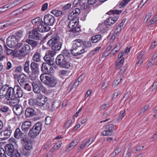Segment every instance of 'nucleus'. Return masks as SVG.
Here are the masks:
<instances>
[{
  "mask_svg": "<svg viewBox=\"0 0 157 157\" xmlns=\"http://www.w3.org/2000/svg\"><path fill=\"white\" fill-rule=\"evenodd\" d=\"M47 44L52 50L56 51L60 50L62 46V43L60 41V38L58 36L52 38L48 41Z\"/></svg>",
  "mask_w": 157,
  "mask_h": 157,
  "instance_id": "39448f33",
  "label": "nucleus"
},
{
  "mask_svg": "<svg viewBox=\"0 0 157 157\" xmlns=\"http://www.w3.org/2000/svg\"><path fill=\"white\" fill-rule=\"evenodd\" d=\"M22 2V0H17L10 3L11 6L13 7Z\"/></svg>",
  "mask_w": 157,
  "mask_h": 157,
  "instance_id": "6e6d98bb",
  "label": "nucleus"
},
{
  "mask_svg": "<svg viewBox=\"0 0 157 157\" xmlns=\"http://www.w3.org/2000/svg\"><path fill=\"white\" fill-rule=\"evenodd\" d=\"M125 113V110L124 109L123 111H121V112L120 114L119 115V117L117 119V120L120 121H121L122 119L123 118V117H124L125 115L124 113Z\"/></svg>",
  "mask_w": 157,
  "mask_h": 157,
  "instance_id": "49530a36",
  "label": "nucleus"
},
{
  "mask_svg": "<svg viewBox=\"0 0 157 157\" xmlns=\"http://www.w3.org/2000/svg\"><path fill=\"white\" fill-rule=\"evenodd\" d=\"M25 134L21 131L19 128H17L14 133V137L17 139H19L24 136Z\"/></svg>",
  "mask_w": 157,
  "mask_h": 157,
  "instance_id": "393cba45",
  "label": "nucleus"
},
{
  "mask_svg": "<svg viewBox=\"0 0 157 157\" xmlns=\"http://www.w3.org/2000/svg\"><path fill=\"white\" fill-rule=\"evenodd\" d=\"M91 41H83L81 39L74 40L72 43V46L70 49L71 54L74 56H80L87 51L86 48L92 46Z\"/></svg>",
  "mask_w": 157,
  "mask_h": 157,
  "instance_id": "f257e3e1",
  "label": "nucleus"
},
{
  "mask_svg": "<svg viewBox=\"0 0 157 157\" xmlns=\"http://www.w3.org/2000/svg\"><path fill=\"white\" fill-rule=\"evenodd\" d=\"M14 150V147L12 144H8L5 147V151L9 156L12 155Z\"/></svg>",
  "mask_w": 157,
  "mask_h": 157,
  "instance_id": "6ab92c4d",
  "label": "nucleus"
},
{
  "mask_svg": "<svg viewBox=\"0 0 157 157\" xmlns=\"http://www.w3.org/2000/svg\"><path fill=\"white\" fill-rule=\"evenodd\" d=\"M33 86V90L35 93L39 94L40 92V88L36 83L35 82H33L32 83Z\"/></svg>",
  "mask_w": 157,
  "mask_h": 157,
  "instance_id": "c756f323",
  "label": "nucleus"
},
{
  "mask_svg": "<svg viewBox=\"0 0 157 157\" xmlns=\"http://www.w3.org/2000/svg\"><path fill=\"white\" fill-rule=\"evenodd\" d=\"M71 4L70 3H68L63 6L62 8L63 10H66L69 9L71 7Z\"/></svg>",
  "mask_w": 157,
  "mask_h": 157,
  "instance_id": "0e129e2a",
  "label": "nucleus"
},
{
  "mask_svg": "<svg viewBox=\"0 0 157 157\" xmlns=\"http://www.w3.org/2000/svg\"><path fill=\"white\" fill-rule=\"evenodd\" d=\"M4 47L5 51L7 55H10L13 53V50L8 48L6 45H4Z\"/></svg>",
  "mask_w": 157,
  "mask_h": 157,
  "instance_id": "09e8293b",
  "label": "nucleus"
},
{
  "mask_svg": "<svg viewBox=\"0 0 157 157\" xmlns=\"http://www.w3.org/2000/svg\"><path fill=\"white\" fill-rule=\"evenodd\" d=\"M70 71L66 70H61L60 71V74L62 75H68Z\"/></svg>",
  "mask_w": 157,
  "mask_h": 157,
  "instance_id": "8fccbe9b",
  "label": "nucleus"
},
{
  "mask_svg": "<svg viewBox=\"0 0 157 157\" xmlns=\"http://www.w3.org/2000/svg\"><path fill=\"white\" fill-rule=\"evenodd\" d=\"M30 49V47L28 44H24L19 51L21 54H26L28 53Z\"/></svg>",
  "mask_w": 157,
  "mask_h": 157,
  "instance_id": "bb28decb",
  "label": "nucleus"
},
{
  "mask_svg": "<svg viewBox=\"0 0 157 157\" xmlns=\"http://www.w3.org/2000/svg\"><path fill=\"white\" fill-rule=\"evenodd\" d=\"M122 80V78H121L120 80L119 78H117L113 82V86H115L118 84L120 82V81Z\"/></svg>",
  "mask_w": 157,
  "mask_h": 157,
  "instance_id": "69168bd1",
  "label": "nucleus"
},
{
  "mask_svg": "<svg viewBox=\"0 0 157 157\" xmlns=\"http://www.w3.org/2000/svg\"><path fill=\"white\" fill-rule=\"evenodd\" d=\"M85 147H87L86 146V144H85L83 142H82L80 146L78 148V152L81 151Z\"/></svg>",
  "mask_w": 157,
  "mask_h": 157,
  "instance_id": "13d9d810",
  "label": "nucleus"
},
{
  "mask_svg": "<svg viewBox=\"0 0 157 157\" xmlns=\"http://www.w3.org/2000/svg\"><path fill=\"white\" fill-rule=\"evenodd\" d=\"M121 12V10H110L107 13L109 15L114 14H119Z\"/></svg>",
  "mask_w": 157,
  "mask_h": 157,
  "instance_id": "58836bf2",
  "label": "nucleus"
},
{
  "mask_svg": "<svg viewBox=\"0 0 157 157\" xmlns=\"http://www.w3.org/2000/svg\"><path fill=\"white\" fill-rule=\"evenodd\" d=\"M118 18V16H117L115 17H110L106 20L104 22L108 26H111L116 22Z\"/></svg>",
  "mask_w": 157,
  "mask_h": 157,
  "instance_id": "4be33fe9",
  "label": "nucleus"
},
{
  "mask_svg": "<svg viewBox=\"0 0 157 157\" xmlns=\"http://www.w3.org/2000/svg\"><path fill=\"white\" fill-rule=\"evenodd\" d=\"M32 125V124L31 122L29 121H25L22 124L21 126V130L23 132L26 133Z\"/></svg>",
  "mask_w": 157,
  "mask_h": 157,
  "instance_id": "a211bd4d",
  "label": "nucleus"
},
{
  "mask_svg": "<svg viewBox=\"0 0 157 157\" xmlns=\"http://www.w3.org/2000/svg\"><path fill=\"white\" fill-rule=\"evenodd\" d=\"M60 105V102L59 101L56 100L52 103V109H55L58 108Z\"/></svg>",
  "mask_w": 157,
  "mask_h": 157,
  "instance_id": "e433bc0d",
  "label": "nucleus"
},
{
  "mask_svg": "<svg viewBox=\"0 0 157 157\" xmlns=\"http://www.w3.org/2000/svg\"><path fill=\"white\" fill-rule=\"evenodd\" d=\"M37 99H30L29 100V104L31 106H37Z\"/></svg>",
  "mask_w": 157,
  "mask_h": 157,
  "instance_id": "ea45409f",
  "label": "nucleus"
},
{
  "mask_svg": "<svg viewBox=\"0 0 157 157\" xmlns=\"http://www.w3.org/2000/svg\"><path fill=\"white\" fill-rule=\"evenodd\" d=\"M21 143L24 144V147L20 148V151L22 153H26L28 155H30V150L32 148L31 144L30 143L29 138L26 135H24V136L21 137Z\"/></svg>",
  "mask_w": 157,
  "mask_h": 157,
  "instance_id": "20e7f679",
  "label": "nucleus"
},
{
  "mask_svg": "<svg viewBox=\"0 0 157 157\" xmlns=\"http://www.w3.org/2000/svg\"><path fill=\"white\" fill-rule=\"evenodd\" d=\"M123 157H132L131 154L128 151H125L123 155Z\"/></svg>",
  "mask_w": 157,
  "mask_h": 157,
  "instance_id": "774afa93",
  "label": "nucleus"
},
{
  "mask_svg": "<svg viewBox=\"0 0 157 157\" xmlns=\"http://www.w3.org/2000/svg\"><path fill=\"white\" fill-rule=\"evenodd\" d=\"M40 78L41 81L48 87H53L57 83V80L53 75L48 74H42Z\"/></svg>",
  "mask_w": 157,
  "mask_h": 157,
  "instance_id": "7ed1b4c3",
  "label": "nucleus"
},
{
  "mask_svg": "<svg viewBox=\"0 0 157 157\" xmlns=\"http://www.w3.org/2000/svg\"><path fill=\"white\" fill-rule=\"evenodd\" d=\"M36 114L35 111L31 108H27L25 112V114L26 117H33Z\"/></svg>",
  "mask_w": 157,
  "mask_h": 157,
  "instance_id": "5701e85b",
  "label": "nucleus"
},
{
  "mask_svg": "<svg viewBox=\"0 0 157 157\" xmlns=\"http://www.w3.org/2000/svg\"><path fill=\"white\" fill-rule=\"evenodd\" d=\"M69 32L72 33H77L80 31V27L78 26V24L75 25L73 26V28L70 29Z\"/></svg>",
  "mask_w": 157,
  "mask_h": 157,
  "instance_id": "f704fd0d",
  "label": "nucleus"
},
{
  "mask_svg": "<svg viewBox=\"0 0 157 157\" xmlns=\"http://www.w3.org/2000/svg\"><path fill=\"white\" fill-rule=\"evenodd\" d=\"M9 88V86L8 85L6 84L4 86H2L0 85V90L2 91H5L6 90V91Z\"/></svg>",
  "mask_w": 157,
  "mask_h": 157,
  "instance_id": "864d4df0",
  "label": "nucleus"
},
{
  "mask_svg": "<svg viewBox=\"0 0 157 157\" xmlns=\"http://www.w3.org/2000/svg\"><path fill=\"white\" fill-rule=\"evenodd\" d=\"M44 21L45 23L49 26H52L55 22L54 17L50 14H45L44 18Z\"/></svg>",
  "mask_w": 157,
  "mask_h": 157,
  "instance_id": "9b49d317",
  "label": "nucleus"
},
{
  "mask_svg": "<svg viewBox=\"0 0 157 157\" xmlns=\"http://www.w3.org/2000/svg\"><path fill=\"white\" fill-rule=\"evenodd\" d=\"M41 68V71L44 73V74H47L48 73H52L53 70L52 67L49 64L45 62L43 63Z\"/></svg>",
  "mask_w": 157,
  "mask_h": 157,
  "instance_id": "f8f14e48",
  "label": "nucleus"
},
{
  "mask_svg": "<svg viewBox=\"0 0 157 157\" xmlns=\"http://www.w3.org/2000/svg\"><path fill=\"white\" fill-rule=\"evenodd\" d=\"M31 72H34L39 74L40 69L39 68V65L38 63L32 62L30 65Z\"/></svg>",
  "mask_w": 157,
  "mask_h": 157,
  "instance_id": "412c9836",
  "label": "nucleus"
},
{
  "mask_svg": "<svg viewBox=\"0 0 157 157\" xmlns=\"http://www.w3.org/2000/svg\"><path fill=\"white\" fill-rule=\"evenodd\" d=\"M0 157H6L5 150L2 148H0Z\"/></svg>",
  "mask_w": 157,
  "mask_h": 157,
  "instance_id": "680f3d73",
  "label": "nucleus"
},
{
  "mask_svg": "<svg viewBox=\"0 0 157 157\" xmlns=\"http://www.w3.org/2000/svg\"><path fill=\"white\" fill-rule=\"evenodd\" d=\"M51 13L53 14L56 17H59L62 14V11L55 10L52 11Z\"/></svg>",
  "mask_w": 157,
  "mask_h": 157,
  "instance_id": "c03bdc74",
  "label": "nucleus"
},
{
  "mask_svg": "<svg viewBox=\"0 0 157 157\" xmlns=\"http://www.w3.org/2000/svg\"><path fill=\"white\" fill-rule=\"evenodd\" d=\"M49 26V25L45 23L44 21H41L37 29L39 32H48L51 29V28Z\"/></svg>",
  "mask_w": 157,
  "mask_h": 157,
  "instance_id": "ddd939ff",
  "label": "nucleus"
},
{
  "mask_svg": "<svg viewBox=\"0 0 157 157\" xmlns=\"http://www.w3.org/2000/svg\"><path fill=\"white\" fill-rule=\"evenodd\" d=\"M113 124H111L109 123L106 125L105 128L106 130L103 131L101 132V135L103 136H111L112 132L114 129V127Z\"/></svg>",
  "mask_w": 157,
  "mask_h": 157,
  "instance_id": "9d476101",
  "label": "nucleus"
},
{
  "mask_svg": "<svg viewBox=\"0 0 157 157\" xmlns=\"http://www.w3.org/2000/svg\"><path fill=\"white\" fill-rule=\"evenodd\" d=\"M13 24V23L11 22L10 21L5 22L1 24V29H3L5 28L8 27L12 25Z\"/></svg>",
  "mask_w": 157,
  "mask_h": 157,
  "instance_id": "c9c22d12",
  "label": "nucleus"
},
{
  "mask_svg": "<svg viewBox=\"0 0 157 157\" xmlns=\"http://www.w3.org/2000/svg\"><path fill=\"white\" fill-rule=\"evenodd\" d=\"M39 74L34 72H31V73L29 75V78L30 79L32 80H35L36 78L38 77Z\"/></svg>",
  "mask_w": 157,
  "mask_h": 157,
  "instance_id": "4c0bfd02",
  "label": "nucleus"
},
{
  "mask_svg": "<svg viewBox=\"0 0 157 157\" xmlns=\"http://www.w3.org/2000/svg\"><path fill=\"white\" fill-rule=\"evenodd\" d=\"M52 121V117L47 116L46 118L45 123L47 125H49L51 123Z\"/></svg>",
  "mask_w": 157,
  "mask_h": 157,
  "instance_id": "4d7b16f0",
  "label": "nucleus"
},
{
  "mask_svg": "<svg viewBox=\"0 0 157 157\" xmlns=\"http://www.w3.org/2000/svg\"><path fill=\"white\" fill-rule=\"evenodd\" d=\"M42 127V124L40 123L36 124L30 130L28 134L29 136L32 138L36 137L40 132Z\"/></svg>",
  "mask_w": 157,
  "mask_h": 157,
  "instance_id": "0eeeda50",
  "label": "nucleus"
},
{
  "mask_svg": "<svg viewBox=\"0 0 157 157\" xmlns=\"http://www.w3.org/2000/svg\"><path fill=\"white\" fill-rule=\"evenodd\" d=\"M38 29H34L29 32L28 37L29 38L36 40H39L42 38V35L39 32Z\"/></svg>",
  "mask_w": 157,
  "mask_h": 157,
  "instance_id": "6e6552de",
  "label": "nucleus"
},
{
  "mask_svg": "<svg viewBox=\"0 0 157 157\" xmlns=\"http://www.w3.org/2000/svg\"><path fill=\"white\" fill-rule=\"evenodd\" d=\"M6 44L8 47L11 48H15L18 49L21 47L22 44L21 43H19L18 40L16 36L12 35L9 36L7 38Z\"/></svg>",
  "mask_w": 157,
  "mask_h": 157,
  "instance_id": "423d86ee",
  "label": "nucleus"
},
{
  "mask_svg": "<svg viewBox=\"0 0 157 157\" xmlns=\"http://www.w3.org/2000/svg\"><path fill=\"white\" fill-rule=\"evenodd\" d=\"M71 21H70L68 24V26L70 29L73 28V26H74L76 24H78V23L75 21V19L71 20Z\"/></svg>",
  "mask_w": 157,
  "mask_h": 157,
  "instance_id": "a18cd8bd",
  "label": "nucleus"
},
{
  "mask_svg": "<svg viewBox=\"0 0 157 157\" xmlns=\"http://www.w3.org/2000/svg\"><path fill=\"white\" fill-rule=\"evenodd\" d=\"M101 37V36L100 34H98L92 36L90 40L93 43H97L98 42Z\"/></svg>",
  "mask_w": 157,
  "mask_h": 157,
  "instance_id": "7c9ffc66",
  "label": "nucleus"
},
{
  "mask_svg": "<svg viewBox=\"0 0 157 157\" xmlns=\"http://www.w3.org/2000/svg\"><path fill=\"white\" fill-rule=\"evenodd\" d=\"M14 87L13 88L9 87L7 90L5 95L6 98L8 100H12L15 98Z\"/></svg>",
  "mask_w": 157,
  "mask_h": 157,
  "instance_id": "4468645a",
  "label": "nucleus"
},
{
  "mask_svg": "<svg viewBox=\"0 0 157 157\" xmlns=\"http://www.w3.org/2000/svg\"><path fill=\"white\" fill-rule=\"evenodd\" d=\"M40 22V18L39 17L36 18L31 21L32 23L35 25H37Z\"/></svg>",
  "mask_w": 157,
  "mask_h": 157,
  "instance_id": "37998d69",
  "label": "nucleus"
},
{
  "mask_svg": "<svg viewBox=\"0 0 157 157\" xmlns=\"http://www.w3.org/2000/svg\"><path fill=\"white\" fill-rule=\"evenodd\" d=\"M149 106L148 105H146L142 109H141L139 113V114H143L148 109Z\"/></svg>",
  "mask_w": 157,
  "mask_h": 157,
  "instance_id": "603ef678",
  "label": "nucleus"
},
{
  "mask_svg": "<svg viewBox=\"0 0 157 157\" xmlns=\"http://www.w3.org/2000/svg\"><path fill=\"white\" fill-rule=\"evenodd\" d=\"M47 98L46 97H42L41 98H37V106H43L45 104V101H47Z\"/></svg>",
  "mask_w": 157,
  "mask_h": 157,
  "instance_id": "a878e982",
  "label": "nucleus"
},
{
  "mask_svg": "<svg viewBox=\"0 0 157 157\" xmlns=\"http://www.w3.org/2000/svg\"><path fill=\"white\" fill-rule=\"evenodd\" d=\"M12 132L11 126L9 125L7 127L5 130L0 133V139L5 140L10 137Z\"/></svg>",
  "mask_w": 157,
  "mask_h": 157,
  "instance_id": "1a4fd4ad",
  "label": "nucleus"
},
{
  "mask_svg": "<svg viewBox=\"0 0 157 157\" xmlns=\"http://www.w3.org/2000/svg\"><path fill=\"white\" fill-rule=\"evenodd\" d=\"M80 12V9L78 8H76L74 10L72 11L69 14L68 18L69 20L76 19L77 20L78 19V16Z\"/></svg>",
  "mask_w": 157,
  "mask_h": 157,
  "instance_id": "2eb2a0df",
  "label": "nucleus"
},
{
  "mask_svg": "<svg viewBox=\"0 0 157 157\" xmlns=\"http://www.w3.org/2000/svg\"><path fill=\"white\" fill-rule=\"evenodd\" d=\"M14 72L16 73L21 72L23 70V67L21 66H19L17 67H15Z\"/></svg>",
  "mask_w": 157,
  "mask_h": 157,
  "instance_id": "3c124183",
  "label": "nucleus"
},
{
  "mask_svg": "<svg viewBox=\"0 0 157 157\" xmlns=\"http://www.w3.org/2000/svg\"><path fill=\"white\" fill-rule=\"evenodd\" d=\"M9 108L6 106H2L0 108V110L2 112L5 113L8 111Z\"/></svg>",
  "mask_w": 157,
  "mask_h": 157,
  "instance_id": "5fc2aeb1",
  "label": "nucleus"
},
{
  "mask_svg": "<svg viewBox=\"0 0 157 157\" xmlns=\"http://www.w3.org/2000/svg\"><path fill=\"white\" fill-rule=\"evenodd\" d=\"M26 42L29 44L33 48H35L38 45V43L35 40L28 39L26 40Z\"/></svg>",
  "mask_w": 157,
  "mask_h": 157,
  "instance_id": "473e14b6",
  "label": "nucleus"
},
{
  "mask_svg": "<svg viewBox=\"0 0 157 157\" xmlns=\"http://www.w3.org/2000/svg\"><path fill=\"white\" fill-rule=\"evenodd\" d=\"M107 26L104 22L101 24H99L98 28L101 33H104L107 32L108 30L107 27Z\"/></svg>",
  "mask_w": 157,
  "mask_h": 157,
  "instance_id": "b1692460",
  "label": "nucleus"
},
{
  "mask_svg": "<svg viewBox=\"0 0 157 157\" xmlns=\"http://www.w3.org/2000/svg\"><path fill=\"white\" fill-rule=\"evenodd\" d=\"M90 141H91V142L90 143V144H91L94 141V140L93 138L91 137L90 138L89 140L86 141H83V142L85 144H86V146L87 147L90 145V144L89 145H88V144L90 143Z\"/></svg>",
  "mask_w": 157,
  "mask_h": 157,
  "instance_id": "e2e57ef3",
  "label": "nucleus"
},
{
  "mask_svg": "<svg viewBox=\"0 0 157 157\" xmlns=\"http://www.w3.org/2000/svg\"><path fill=\"white\" fill-rule=\"evenodd\" d=\"M121 151V149L119 147H117L111 154V157H114L116 155Z\"/></svg>",
  "mask_w": 157,
  "mask_h": 157,
  "instance_id": "79ce46f5",
  "label": "nucleus"
},
{
  "mask_svg": "<svg viewBox=\"0 0 157 157\" xmlns=\"http://www.w3.org/2000/svg\"><path fill=\"white\" fill-rule=\"evenodd\" d=\"M72 120H68L65 124L64 127L65 128H67L72 123Z\"/></svg>",
  "mask_w": 157,
  "mask_h": 157,
  "instance_id": "052dcab7",
  "label": "nucleus"
},
{
  "mask_svg": "<svg viewBox=\"0 0 157 157\" xmlns=\"http://www.w3.org/2000/svg\"><path fill=\"white\" fill-rule=\"evenodd\" d=\"M62 54L64 56H65L66 58H67V57L69 56L70 55V54L69 51L67 49L65 48L62 52Z\"/></svg>",
  "mask_w": 157,
  "mask_h": 157,
  "instance_id": "de8ad7c7",
  "label": "nucleus"
},
{
  "mask_svg": "<svg viewBox=\"0 0 157 157\" xmlns=\"http://www.w3.org/2000/svg\"><path fill=\"white\" fill-rule=\"evenodd\" d=\"M23 155L24 156V157H30V156L28 155L26 153L25 154V153L23 154L21 152L20 148L19 151L17 149H15L14 151L10 156V157H22Z\"/></svg>",
  "mask_w": 157,
  "mask_h": 157,
  "instance_id": "f3484780",
  "label": "nucleus"
},
{
  "mask_svg": "<svg viewBox=\"0 0 157 157\" xmlns=\"http://www.w3.org/2000/svg\"><path fill=\"white\" fill-rule=\"evenodd\" d=\"M157 20V16H156V15L154 16L148 22L149 25H151L154 23V22H156Z\"/></svg>",
  "mask_w": 157,
  "mask_h": 157,
  "instance_id": "bf43d9fd",
  "label": "nucleus"
},
{
  "mask_svg": "<svg viewBox=\"0 0 157 157\" xmlns=\"http://www.w3.org/2000/svg\"><path fill=\"white\" fill-rule=\"evenodd\" d=\"M73 60L71 59L66 58L63 55H58L56 59V64L59 67L64 68L68 69L73 65Z\"/></svg>",
  "mask_w": 157,
  "mask_h": 157,
  "instance_id": "f03ea898",
  "label": "nucleus"
},
{
  "mask_svg": "<svg viewBox=\"0 0 157 157\" xmlns=\"http://www.w3.org/2000/svg\"><path fill=\"white\" fill-rule=\"evenodd\" d=\"M78 141L76 140H73L69 144L67 148V151H70L78 144Z\"/></svg>",
  "mask_w": 157,
  "mask_h": 157,
  "instance_id": "2f4dec72",
  "label": "nucleus"
},
{
  "mask_svg": "<svg viewBox=\"0 0 157 157\" xmlns=\"http://www.w3.org/2000/svg\"><path fill=\"white\" fill-rule=\"evenodd\" d=\"M24 71L27 74H29L30 73L29 70V61H26L24 64Z\"/></svg>",
  "mask_w": 157,
  "mask_h": 157,
  "instance_id": "72a5a7b5",
  "label": "nucleus"
},
{
  "mask_svg": "<svg viewBox=\"0 0 157 157\" xmlns=\"http://www.w3.org/2000/svg\"><path fill=\"white\" fill-rule=\"evenodd\" d=\"M26 80L27 77L25 74H23L19 75L18 81L21 85H23L24 83L26 82Z\"/></svg>",
  "mask_w": 157,
  "mask_h": 157,
  "instance_id": "c85d7f7f",
  "label": "nucleus"
},
{
  "mask_svg": "<svg viewBox=\"0 0 157 157\" xmlns=\"http://www.w3.org/2000/svg\"><path fill=\"white\" fill-rule=\"evenodd\" d=\"M13 109L14 113L17 115H20L23 111L22 107L20 105L17 104L13 106Z\"/></svg>",
  "mask_w": 157,
  "mask_h": 157,
  "instance_id": "aec40b11",
  "label": "nucleus"
},
{
  "mask_svg": "<svg viewBox=\"0 0 157 157\" xmlns=\"http://www.w3.org/2000/svg\"><path fill=\"white\" fill-rule=\"evenodd\" d=\"M62 143L61 142H59L57 143L52 148L50 151L53 152L54 150L58 149L60 147Z\"/></svg>",
  "mask_w": 157,
  "mask_h": 157,
  "instance_id": "a19ab883",
  "label": "nucleus"
},
{
  "mask_svg": "<svg viewBox=\"0 0 157 157\" xmlns=\"http://www.w3.org/2000/svg\"><path fill=\"white\" fill-rule=\"evenodd\" d=\"M40 57V52H36L32 57V60L34 62H38L41 60Z\"/></svg>",
  "mask_w": 157,
  "mask_h": 157,
  "instance_id": "cd10ccee",
  "label": "nucleus"
},
{
  "mask_svg": "<svg viewBox=\"0 0 157 157\" xmlns=\"http://www.w3.org/2000/svg\"><path fill=\"white\" fill-rule=\"evenodd\" d=\"M15 98H16L21 97L23 94L22 89L18 86H14Z\"/></svg>",
  "mask_w": 157,
  "mask_h": 157,
  "instance_id": "dca6fc26",
  "label": "nucleus"
},
{
  "mask_svg": "<svg viewBox=\"0 0 157 157\" xmlns=\"http://www.w3.org/2000/svg\"><path fill=\"white\" fill-rule=\"evenodd\" d=\"M23 32L21 30H19L16 33L17 37L19 38L21 37L23 34Z\"/></svg>",
  "mask_w": 157,
  "mask_h": 157,
  "instance_id": "338daca9",
  "label": "nucleus"
}]
</instances>
